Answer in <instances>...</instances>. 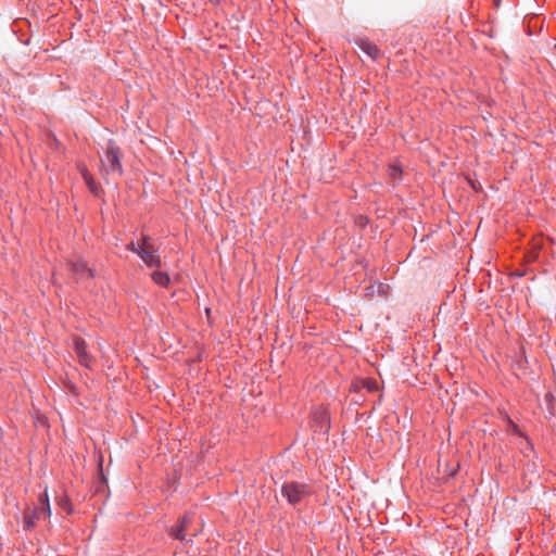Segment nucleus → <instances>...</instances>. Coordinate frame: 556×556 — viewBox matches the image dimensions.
Returning a JSON list of instances; mask_svg holds the SVG:
<instances>
[{
  "label": "nucleus",
  "instance_id": "dca6fc26",
  "mask_svg": "<svg viewBox=\"0 0 556 556\" xmlns=\"http://www.w3.org/2000/svg\"><path fill=\"white\" fill-rule=\"evenodd\" d=\"M318 414H319V416L323 418V420H325V421L327 420V414H326V412H325V410H323V412H320V413H318Z\"/></svg>",
  "mask_w": 556,
  "mask_h": 556
},
{
  "label": "nucleus",
  "instance_id": "1a4fd4ad",
  "mask_svg": "<svg viewBox=\"0 0 556 556\" xmlns=\"http://www.w3.org/2000/svg\"><path fill=\"white\" fill-rule=\"evenodd\" d=\"M359 48L371 59H376L379 54V49L377 48V46L368 41H362L359 43Z\"/></svg>",
  "mask_w": 556,
  "mask_h": 556
},
{
  "label": "nucleus",
  "instance_id": "9d476101",
  "mask_svg": "<svg viewBox=\"0 0 556 556\" xmlns=\"http://www.w3.org/2000/svg\"><path fill=\"white\" fill-rule=\"evenodd\" d=\"M81 174H83V177H84L86 184L88 185L89 189L91 190V192L96 193L97 188H96V184L91 177V174L86 168H84L81 170Z\"/></svg>",
  "mask_w": 556,
  "mask_h": 556
},
{
  "label": "nucleus",
  "instance_id": "f03ea898",
  "mask_svg": "<svg viewBox=\"0 0 556 556\" xmlns=\"http://www.w3.org/2000/svg\"><path fill=\"white\" fill-rule=\"evenodd\" d=\"M309 492L311 490L306 484L294 481L286 482L281 488V495L292 505L302 502Z\"/></svg>",
  "mask_w": 556,
  "mask_h": 556
},
{
  "label": "nucleus",
  "instance_id": "6e6552de",
  "mask_svg": "<svg viewBox=\"0 0 556 556\" xmlns=\"http://www.w3.org/2000/svg\"><path fill=\"white\" fill-rule=\"evenodd\" d=\"M151 279L159 286L166 288L168 287L170 279L167 273L155 270L151 274Z\"/></svg>",
  "mask_w": 556,
  "mask_h": 556
},
{
  "label": "nucleus",
  "instance_id": "0eeeda50",
  "mask_svg": "<svg viewBox=\"0 0 556 556\" xmlns=\"http://www.w3.org/2000/svg\"><path fill=\"white\" fill-rule=\"evenodd\" d=\"M190 523V517L185 516L178 526L172 528L170 534L177 540H185V531L189 528Z\"/></svg>",
  "mask_w": 556,
  "mask_h": 556
},
{
  "label": "nucleus",
  "instance_id": "a211bd4d",
  "mask_svg": "<svg viewBox=\"0 0 556 556\" xmlns=\"http://www.w3.org/2000/svg\"><path fill=\"white\" fill-rule=\"evenodd\" d=\"M220 0H210L214 5L218 4Z\"/></svg>",
  "mask_w": 556,
  "mask_h": 556
},
{
  "label": "nucleus",
  "instance_id": "9b49d317",
  "mask_svg": "<svg viewBox=\"0 0 556 556\" xmlns=\"http://www.w3.org/2000/svg\"><path fill=\"white\" fill-rule=\"evenodd\" d=\"M58 505L62 507L64 510H66L68 514H71L73 510L70 500L66 496L58 498Z\"/></svg>",
  "mask_w": 556,
  "mask_h": 556
},
{
  "label": "nucleus",
  "instance_id": "423d86ee",
  "mask_svg": "<svg viewBox=\"0 0 556 556\" xmlns=\"http://www.w3.org/2000/svg\"><path fill=\"white\" fill-rule=\"evenodd\" d=\"M74 349L79 358L80 364L86 367H89L90 366V357L86 352L85 341H83L80 339H75L74 340Z\"/></svg>",
  "mask_w": 556,
  "mask_h": 556
},
{
  "label": "nucleus",
  "instance_id": "2eb2a0df",
  "mask_svg": "<svg viewBox=\"0 0 556 556\" xmlns=\"http://www.w3.org/2000/svg\"><path fill=\"white\" fill-rule=\"evenodd\" d=\"M127 249L134 253L137 254V250H138V247L135 245L134 242H130L128 245H127Z\"/></svg>",
  "mask_w": 556,
  "mask_h": 556
},
{
  "label": "nucleus",
  "instance_id": "f8f14e48",
  "mask_svg": "<svg viewBox=\"0 0 556 556\" xmlns=\"http://www.w3.org/2000/svg\"><path fill=\"white\" fill-rule=\"evenodd\" d=\"M364 387L369 391V392H375L378 390L379 386H378V382L376 380H366L364 381Z\"/></svg>",
  "mask_w": 556,
  "mask_h": 556
},
{
  "label": "nucleus",
  "instance_id": "4468645a",
  "mask_svg": "<svg viewBox=\"0 0 556 556\" xmlns=\"http://www.w3.org/2000/svg\"><path fill=\"white\" fill-rule=\"evenodd\" d=\"M146 245H153L151 243V238L149 236H143L141 244L138 245V248H146Z\"/></svg>",
  "mask_w": 556,
  "mask_h": 556
},
{
  "label": "nucleus",
  "instance_id": "f3484780",
  "mask_svg": "<svg viewBox=\"0 0 556 556\" xmlns=\"http://www.w3.org/2000/svg\"><path fill=\"white\" fill-rule=\"evenodd\" d=\"M535 257H536V255H535L534 253H531V254L527 257V260H528V262H531V261H533Z\"/></svg>",
  "mask_w": 556,
  "mask_h": 556
},
{
  "label": "nucleus",
  "instance_id": "f257e3e1",
  "mask_svg": "<svg viewBox=\"0 0 556 556\" xmlns=\"http://www.w3.org/2000/svg\"><path fill=\"white\" fill-rule=\"evenodd\" d=\"M101 174L105 179L119 177L123 174L119 149L110 141L104 154L100 157Z\"/></svg>",
  "mask_w": 556,
  "mask_h": 556
},
{
  "label": "nucleus",
  "instance_id": "ddd939ff",
  "mask_svg": "<svg viewBox=\"0 0 556 556\" xmlns=\"http://www.w3.org/2000/svg\"><path fill=\"white\" fill-rule=\"evenodd\" d=\"M402 173V169L401 167L396 166V165H392L390 166L389 168V175L390 177H392L393 179H396L397 177H400Z\"/></svg>",
  "mask_w": 556,
  "mask_h": 556
},
{
  "label": "nucleus",
  "instance_id": "7ed1b4c3",
  "mask_svg": "<svg viewBox=\"0 0 556 556\" xmlns=\"http://www.w3.org/2000/svg\"><path fill=\"white\" fill-rule=\"evenodd\" d=\"M43 506L42 508L38 511L36 509L31 510V509H28L26 513H25V516H24V528L29 530L31 529L35 523H36V520L39 518V515H43V516H50V504H49V500H48V494H47V490H45V500H43Z\"/></svg>",
  "mask_w": 556,
  "mask_h": 556
},
{
  "label": "nucleus",
  "instance_id": "20e7f679",
  "mask_svg": "<svg viewBox=\"0 0 556 556\" xmlns=\"http://www.w3.org/2000/svg\"><path fill=\"white\" fill-rule=\"evenodd\" d=\"M137 254L142 260V262L149 267H160L162 265L157 250L153 245L138 248Z\"/></svg>",
  "mask_w": 556,
  "mask_h": 556
},
{
  "label": "nucleus",
  "instance_id": "39448f33",
  "mask_svg": "<svg viewBox=\"0 0 556 556\" xmlns=\"http://www.w3.org/2000/svg\"><path fill=\"white\" fill-rule=\"evenodd\" d=\"M70 266L77 280L89 279L93 277V270L89 268L87 263L81 260L71 262Z\"/></svg>",
  "mask_w": 556,
  "mask_h": 556
}]
</instances>
